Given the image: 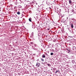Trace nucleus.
<instances>
[{
  "mask_svg": "<svg viewBox=\"0 0 76 76\" xmlns=\"http://www.w3.org/2000/svg\"><path fill=\"white\" fill-rule=\"evenodd\" d=\"M17 13L18 15H20V12L18 11L17 12Z\"/></svg>",
  "mask_w": 76,
  "mask_h": 76,
  "instance_id": "5",
  "label": "nucleus"
},
{
  "mask_svg": "<svg viewBox=\"0 0 76 76\" xmlns=\"http://www.w3.org/2000/svg\"><path fill=\"white\" fill-rule=\"evenodd\" d=\"M42 57L43 58H45V54H43L42 56Z\"/></svg>",
  "mask_w": 76,
  "mask_h": 76,
  "instance_id": "3",
  "label": "nucleus"
},
{
  "mask_svg": "<svg viewBox=\"0 0 76 76\" xmlns=\"http://www.w3.org/2000/svg\"><path fill=\"white\" fill-rule=\"evenodd\" d=\"M71 26L72 28H73V24H72L71 25Z\"/></svg>",
  "mask_w": 76,
  "mask_h": 76,
  "instance_id": "6",
  "label": "nucleus"
},
{
  "mask_svg": "<svg viewBox=\"0 0 76 76\" xmlns=\"http://www.w3.org/2000/svg\"><path fill=\"white\" fill-rule=\"evenodd\" d=\"M47 65L48 66H51V64H48Z\"/></svg>",
  "mask_w": 76,
  "mask_h": 76,
  "instance_id": "8",
  "label": "nucleus"
},
{
  "mask_svg": "<svg viewBox=\"0 0 76 76\" xmlns=\"http://www.w3.org/2000/svg\"><path fill=\"white\" fill-rule=\"evenodd\" d=\"M67 19H68V18L67 17Z\"/></svg>",
  "mask_w": 76,
  "mask_h": 76,
  "instance_id": "14",
  "label": "nucleus"
},
{
  "mask_svg": "<svg viewBox=\"0 0 76 76\" xmlns=\"http://www.w3.org/2000/svg\"><path fill=\"white\" fill-rule=\"evenodd\" d=\"M49 8H50V9H51V8H50V7Z\"/></svg>",
  "mask_w": 76,
  "mask_h": 76,
  "instance_id": "15",
  "label": "nucleus"
},
{
  "mask_svg": "<svg viewBox=\"0 0 76 76\" xmlns=\"http://www.w3.org/2000/svg\"><path fill=\"white\" fill-rule=\"evenodd\" d=\"M34 44V43L33 42H31V44Z\"/></svg>",
  "mask_w": 76,
  "mask_h": 76,
  "instance_id": "12",
  "label": "nucleus"
},
{
  "mask_svg": "<svg viewBox=\"0 0 76 76\" xmlns=\"http://www.w3.org/2000/svg\"><path fill=\"white\" fill-rule=\"evenodd\" d=\"M50 55L51 56H53V53H50Z\"/></svg>",
  "mask_w": 76,
  "mask_h": 76,
  "instance_id": "9",
  "label": "nucleus"
},
{
  "mask_svg": "<svg viewBox=\"0 0 76 76\" xmlns=\"http://www.w3.org/2000/svg\"><path fill=\"white\" fill-rule=\"evenodd\" d=\"M31 19H32V18H30L28 20L30 22H32V20H31Z\"/></svg>",
  "mask_w": 76,
  "mask_h": 76,
  "instance_id": "4",
  "label": "nucleus"
},
{
  "mask_svg": "<svg viewBox=\"0 0 76 76\" xmlns=\"http://www.w3.org/2000/svg\"><path fill=\"white\" fill-rule=\"evenodd\" d=\"M69 2L70 4H72V1H71V0H69Z\"/></svg>",
  "mask_w": 76,
  "mask_h": 76,
  "instance_id": "2",
  "label": "nucleus"
},
{
  "mask_svg": "<svg viewBox=\"0 0 76 76\" xmlns=\"http://www.w3.org/2000/svg\"><path fill=\"white\" fill-rule=\"evenodd\" d=\"M36 66L37 67H39L40 66V64L39 63H37Z\"/></svg>",
  "mask_w": 76,
  "mask_h": 76,
  "instance_id": "1",
  "label": "nucleus"
},
{
  "mask_svg": "<svg viewBox=\"0 0 76 76\" xmlns=\"http://www.w3.org/2000/svg\"><path fill=\"white\" fill-rule=\"evenodd\" d=\"M48 30H50V28H48Z\"/></svg>",
  "mask_w": 76,
  "mask_h": 76,
  "instance_id": "13",
  "label": "nucleus"
},
{
  "mask_svg": "<svg viewBox=\"0 0 76 76\" xmlns=\"http://www.w3.org/2000/svg\"><path fill=\"white\" fill-rule=\"evenodd\" d=\"M59 72V71H57L56 72H55V73H57V72Z\"/></svg>",
  "mask_w": 76,
  "mask_h": 76,
  "instance_id": "10",
  "label": "nucleus"
},
{
  "mask_svg": "<svg viewBox=\"0 0 76 76\" xmlns=\"http://www.w3.org/2000/svg\"><path fill=\"white\" fill-rule=\"evenodd\" d=\"M41 60L42 61H44V59H43V58H41Z\"/></svg>",
  "mask_w": 76,
  "mask_h": 76,
  "instance_id": "7",
  "label": "nucleus"
},
{
  "mask_svg": "<svg viewBox=\"0 0 76 76\" xmlns=\"http://www.w3.org/2000/svg\"><path fill=\"white\" fill-rule=\"evenodd\" d=\"M66 50H68V51H69V52H70V50H69V49H67Z\"/></svg>",
  "mask_w": 76,
  "mask_h": 76,
  "instance_id": "11",
  "label": "nucleus"
},
{
  "mask_svg": "<svg viewBox=\"0 0 76 76\" xmlns=\"http://www.w3.org/2000/svg\"><path fill=\"white\" fill-rule=\"evenodd\" d=\"M36 45H35V46Z\"/></svg>",
  "mask_w": 76,
  "mask_h": 76,
  "instance_id": "16",
  "label": "nucleus"
}]
</instances>
